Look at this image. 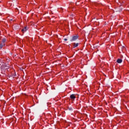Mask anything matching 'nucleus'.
I'll list each match as a JSON object with an SVG mask.
<instances>
[{
    "mask_svg": "<svg viewBox=\"0 0 129 129\" xmlns=\"http://www.w3.org/2000/svg\"><path fill=\"white\" fill-rule=\"evenodd\" d=\"M68 109L69 110H73V109H72V107H69Z\"/></svg>",
    "mask_w": 129,
    "mask_h": 129,
    "instance_id": "obj_10",
    "label": "nucleus"
},
{
    "mask_svg": "<svg viewBox=\"0 0 129 129\" xmlns=\"http://www.w3.org/2000/svg\"><path fill=\"white\" fill-rule=\"evenodd\" d=\"M6 44H3V43H1L0 44V48L1 49H2V48H3V47H4V46H5Z\"/></svg>",
    "mask_w": 129,
    "mask_h": 129,
    "instance_id": "obj_8",
    "label": "nucleus"
},
{
    "mask_svg": "<svg viewBox=\"0 0 129 129\" xmlns=\"http://www.w3.org/2000/svg\"><path fill=\"white\" fill-rule=\"evenodd\" d=\"M12 76H13V77H15V76H17V74H16V73H15V74H13L12 75Z\"/></svg>",
    "mask_w": 129,
    "mask_h": 129,
    "instance_id": "obj_9",
    "label": "nucleus"
},
{
    "mask_svg": "<svg viewBox=\"0 0 129 129\" xmlns=\"http://www.w3.org/2000/svg\"><path fill=\"white\" fill-rule=\"evenodd\" d=\"M6 38H4L2 40V42H1L2 44H6L5 43H6Z\"/></svg>",
    "mask_w": 129,
    "mask_h": 129,
    "instance_id": "obj_7",
    "label": "nucleus"
},
{
    "mask_svg": "<svg viewBox=\"0 0 129 129\" xmlns=\"http://www.w3.org/2000/svg\"><path fill=\"white\" fill-rule=\"evenodd\" d=\"M11 21H13V19H11Z\"/></svg>",
    "mask_w": 129,
    "mask_h": 129,
    "instance_id": "obj_12",
    "label": "nucleus"
},
{
    "mask_svg": "<svg viewBox=\"0 0 129 129\" xmlns=\"http://www.w3.org/2000/svg\"><path fill=\"white\" fill-rule=\"evenodd\" d=\"M76 5H77V3H76Z\"/></svg>",
    "mask_w": 129,
    "mask_h": 129,
    "instance_id": "obj_13",
    "label": "nucleus"
},
{
    "mask_svg": "<svg viewBox=\"0 0 129 129\" xmlns=\"http://www.w3.org/2000/svg\"><path fill=\"white\" fill-rule=\"evenodd\" d=\"M70 98H71L73 100H74L75 98H76V97L75 96V95L72 94L70 95Z\"/></svg>",
    "mask_w": 129,
    "mask_h": 129,
    "instance_id": "obj_3",
    "label": "nucleus"
},
{
    "mask_svg": "<svg viewBox=\"0 0 129 129\" xmlns=\"http://www.w3.org/2000/svg\"><path fill=\"white\" fill-rule=\"evenodd\" d=\"M79 45V43H74V48H76V47H78Z\"/></svg>",
    "mask_w": 129,
    "mask_h": 129,
    "instance_id": "obj_5",
    "label": "nucleus"
},
{
    "mask_svg": "<svg viewBox=\"0 0 129 129\" xmlns=\"http://www.w3.org/2000/svg\"><path fill=\"white\" fill-rule=\"evenodd\" d=\"M79 36H74L72 37V39H70L71 42H74V41H76L77 39H78Z\"/></svg>",
    "mask_w": 129,
    "mask_h": 129,
    "instance_id": "obj_1",
    "label": "nucleus"
},
{
    "mask_svg": "<svg viewBox=\"0 0 129 129\" xmlns=\"http://www.w3.org/2000/svg\"><path fill=\"white\" fill-rule=\"evenodd\" d=\"M67 40H68L67 38H64V41H67Z\"/></svg>",
    "mask_w": 129,
    "mask_h": 129,
    "instance_id": "obj_11",
    "label": "nucleus"
},
{
    "mask_svg": "<svg viewBox=\"0 0 129 129\" xmlns=\"http://www.w3.org/2000/svg\"><path fill=\"white\" fill-rule=\"evenodd\" d=\"M2 68H5V69H9V66H7L6 64L2 67Z\"/></svg>",
    "mask_w": 129,
    "mask_h": 129,
    "instance_id": "obj_6",
    "label": "nucleus"
},
{
    "mask_svg": "<svg viewBox=\"0 0 129 129\" xmlns=\"http://www.w3.org/2000/svg\"><path fill=\"white\" fill-rule=\"evenodd\" d=\"M29 30V27L26 26L23 29H22V33H25V32H27Z\"/></svg>",
    "mask_w": 129,
    "mask_h": 129,
    "instance_id": "obj_2",
    "label": "nucleus"
},
{
    "mask_svg": "<svg viewBox=\"0 0 129 129\" xmlns=\"http://www.w3.org/2000/svg\"><path fill=\"white\" fill-rule=\"evenodd\" d=\"M117 62H118L119 64H120L122 62V59L119 58L116 61Z\"/></svg>",
    "mask_w": 129,
    "mask_h": 129,
    "instance_id": "obj_4",
    "label": "nucleus"
}]
</instances>
